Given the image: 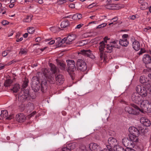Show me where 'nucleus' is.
<instances>
[{"label":"nucleus","instance_id":"1","mask_svg":"<svg viewBox=\"0 0 151 151\" xmlns=\"http://www.w3.org/2000/svg\"><path fill=\"white\" fill-rule=\"evenodd\" d=\"M50 64V70L52 72L51 73L50 72V70L48 69H45L43 71L42 73L41 74L42 76H44L48 79V81H49L50 83H54V74L56 73L59 70V69L54 64Z\"/></svg>","mask_w":151,"mask_h":151},{"label":"nucleus","instance_id":"2","mask_svg":"<svg viewBox=\"0 0 151 151\" xmlns=\"http://www.w3.org/2000/svg\"><path fill=\"white\" fill-rule=\"evenodd\" d=\"M18 99L21 102H28L32 99L29 94V91L28 89L22 90L18 94Z\"/></svg>","mask_w":151,"mask_h":151},{"label":"nucleus","instance_id":"3","mask_svg":"<svg viewBox=\"0 0 151 151\" xmlns=\"http://www.w3.org/2000/svg\"><path fill=\"white\" fill-rule=\"evenodd\" d=\"M68 68L66 69L69 73L71 79L73 80L75 78V73L74 71L76 70V67L74 61L72 60H66Z\"/></svg>","mask_w":151,"mask_h":151},{"label":"nucleus","instance_id":"4","mask_svg":"<svg viewBox=\"0 0 151 151\" xmlns=\"http://www.w3.org/2000/svg\"><path fill=\"white\" fill-rule=\"evenodd\" d=\"M130 134L129 136L131 139H133V141H138V137L139 135V130L134 127H130L129 129Z\"/></svg>","mask_w":151,"mask_h":151},{"label":"nucleus","instance_id":"5","mask_svg":"<svg viewBox=\"0 0 151 151\" xmlns=\"http://www.w3.org/2000/svg\"><path fill=\"white\" fill-rule=\"evenodd\" d=\"M141 111L149 113L151 112V103L147 100H144L141 103Z\"/></svg>","mask_w":151,"mask_h":151},{"label":"nucleus","instance_id":"6","mask_svg":"<svg viewBox=\"0 0 151 151\" xmlns=\"http://www.w3.org/2000/svg\"><path fill=\"white\" fill-rule=\"evenodd\" d=\"M125 111L130 114L134 115H138L141 111V109L136 105H134L132 107L127 106L125 108Z\"/></svg>","mask_w":151,"mask_h":151},{"label":"nucleus","instance_id":"7","mask_svg":"<svg viewBox=\"0 0 151 151\" xmlns=\"http://www.w3.org/2000/svg\"><path fill=\"white\" fill-rule=\"evenodd\" d=\"M123 145L126 147L127 150L129 148H132L134 146V142H137V141H133V139H131L129 137V138H124L122 141Z\"/></svg>","mask_w":151,"mask_h":151},{"label":"nucleus","instance_id":"8","mask_svg":"<svg viewBox=\"0 0 151 151\" xmlns=\"http://www.w3.org/2000/svg\"><path fill=\"white\" fill-rule=\"evenodd\" d=\"M76 66L78 69L82 71H85L87 68L86 62L81 59H78L77 60Z\"/></svg>","mask_w":151,"mask_h":151},{"label":"nucleus","instance_id":"9","mask_svg":"<svg viewBox=\"0 0 151 151\" xmlns=\"http://www.w3.org/2000/svg\"><path fill=\"white\" fill-rule=\"evenodd\" d=\"M136 91L142 97H145L147 96L146 87H144L138 85L136 87Z\"/></svg>","mask_w":151,"mask_h":151},{"label":"nucleus","instance_id":"10","mask_svg":"<svg viewBox=\"0 0 151 151\" xmlns=\"http://www.w3.org/2000/svg\"><path fill=\"white\" fill-rule=\"evenodd\" d=\"M99 49L100 52V57L101 59L104 58V60L106 59V56L105 54L103 55V52L105 48L106 44L104 41H102L99 43Z\"/></svg>","mask_w":151,"mask_h":151},{"label":"nucleus","instance_id":"11","mask_svg":"<svg viewBox=\"0 0 151 151\" xmlns=\"http://www.w3.org/2000/svg\"><path fill=\"white\" fill-rule=\"evenodd\" d=\"M108 145H106L107 148L109 149H112L113 147L114 148L117 145V141L116 139L113 137H110L108 139Z\"/></svg>","mask_w":151,"mask_h":151},{"label":"nucleus","instance_id":"12","mask_svg":"<svg viewBox=\"0 0 151 151\" xmlns=\"http://www.w3.org/2000/svg\"><path fill=\"white\" fill-rule=\"evenodd\" d=\"M142 97L137 92L133 93L132 96V99L133 101L137 104H139L141 102Z\"/></svg>","mask_w":151,"mask_h":151},{"label":"nucleus","instance_id":"13","mask_svg":"<svg viewBox=\"0 0 151 151\" xmlns=\"http://www.w3.org/2000/svg\"><path fill=\"white\" fill-rule=\"evenodd\" d=\"M77 145L75 142H73L68 144L66 147H63V151H72V150L75 149Z\"/></svg>","mask_w":151,"mask_h":151},{"label":"nucleus","instance_id":"14","mask_svg":"<svg viewBox=\"0 0 151 151\" xmlns=\"http://www.w3.org/2000/svg\"><path fill=\"white\" fill-rule=\"evenodd\" d=\"M80 53L92 59H93L95 58V56L92 53V51L89 50H81Z\"/></svg>","mask_w":151,"mask_h":151},{"label":"nucleus","instance_id":"15","mask_svg":"<svg viewBox=\"0 0 151 151\" xmlns=\"http://www.w3.org/2000/svg\"><path fill=\"white\" fill-rule=\"evenodd\" d=\"M47 79L48 80V79L46 78L44 79L43 80H42L41 83L40 90L43 93L46 92L48 88V84Z\"/></svg>","mask_w":151,"mask_h":151},{"label":"nucleus","instance_id":"16","mask_svg":"<svg viewBox=\"0 0 151 151\" xmlns=\"http://www.w3.org/2000/svg\"><path fill=\"white\" fill-rule=\"evenodd\" d=\"M139 81L141 83L145 86L148 85L151 86V81L149 80L144 76H141L140 77Z\"/></svg>","mask_w":151,"mask_h":151},{"label":"nucleus","instance_id":"17","mask_svg":"<svg viewBox=\"0 0 151 151\" xmlns=\"http://www.w3.org/2000/svg\"><path fill=\"white\" fill-rule=\"evenodd\" d=\"M89 147L90 150L92 151H101L102 149L99 146L94 143L90 144Z\"/></svg>","mask_w":151,"mask_h":151},{"label":"nucleus","instance_id":"18","mask_svg":"<svg viewBox=\"0 0 151 151\" xmlns=\"http://www.w3.org/2000/svg\"><path fill=\"white\" fill-rule=\"evenodd\" d=\"M131 40L132 42V47L136 51H138L140 49V44L139 42L137 40H135V39L133 37L131 38Z\"/></svg>","mask_w":151,"mask_h":151},{"label":"nucleus","instance_id":"19","mask_svg":"<svg viewBox=\"0 0 151 151\" xmlns=\"http://www.w3.org/2000/svg\"><path fill=\"white\" fill-rule=\"evenodd\" d=\"M65 43L66 44V40L65 37L62 39L60 37H58L56 39L55 44L56 46L58 47L63 46L64 45L63 44Z\"/></svg>","mask_w":151,"mask_h":151},{"label":"nucleus","instance_id":"20","mask_svg":"<svg viewBox=\"0 0 151 151\" xmlns=\"http://www.w3.org/2000/svg\"><path fill=\"white\" fill-rule=\"evenodd\" d=\"M16 120L19 122H24L26 119L25 115L22 113H19L17 114L16 116Z\"/></svg>","mask_w":151,"mask_h":151},{"label":"nucleus","instance_id":"21","mask_svg":"<svg viewBox=\"0 0 151 151\" xmlns=\"http://www.w3.org/2000/svg\"><path fill=\"white\" fill-rule=\"evenodd\" d=\"M55 80L58 84L61 85L63 83L64 78L62 75L59 74L55 77Z\"/></svg>","mask_w":151,"mask_h":151},{"label":"nucleus","instance_id":"22","mask_svg":"<svg viewBox=\"0 0 151 151\" xmlns=\"http://www.w3.org/2000/svg\"><path fill=\"white\" fill-rule=\"evenodd\" d=\"M143 60L146 65L151 63V57L149 55H145L143 56Z\"/></svg>","mask_w":151,"mask_h":151},{"label":"nucleus","instance_id":"23","mask_svg":"<svg viewBox=\"0 0 151 151\" xmlns=\"http://www.w3.org/2000/svg\"><path fill=\"white\" fill-rule=\"evenodd\" d=\"M66 40V44H70L71 42L75 39L74 35H69L67 37H65Z\"/></svg>","mask_w":151,"mask_h":151},{"label":"nucleus","instance_id":"24","mask_svg":"<svg viewBox=\"0 0 151 151\" xmlns=\"http://www.w3.org/2000/svg\"><path fill=\"white\" fill-rule=\"evenodd\" d=\"M57 64L59 66V68L61 70H66V65L63 63L60 62L59 60H57Z\"/></svg>","mask_w":151,"mask_h":151},{"label":"nucleus","instance_id":"25","mask_svg":"<svg viewBox=\"0 0 151 151\" xmlns=\"http://www.w3.org/2000/svg\"><path fill=\"white\" fill-rule=\"evenodd\" d=\"M141 122H142L143 124L145 126L149 127L150 126L151 123L150 121L148 119L145 118H142L141 119Z\"/></svg>","mask_w":151,"mask_h":151},{"label":"nucleus","instance_id":"26","mask_svg":"<svg viewBox=\"0 0 151 151\" xmlns=\"http://www.w3.org/2000/svg\"><path fill=\"white\" fill-rule=\"evenodd\" d=\"M119 43L122 46L127 47L129 44V42L127 39H120Z\"/></svg>","mask_w":151,"mask_h":151},{"label":"nucleus","instance_id":"27","mask_svg":"<svg viewBox=\"0 0 151 151\" xmlns=\"http://www.w3.org/2000/svg\"><path fill=\"white\" fill-rule=\"evenodd\" d=\"M31 84H40V81L39 78L37 76L33 77L32 79Z\"/></svg>","mask_w":151,"mask_h":151},{"label":"nucleus","instance_id":"28","mask_svg":"<svg viewBox=\"0 0 151 151\" xmlns=\"http://www.w3.org/2000/svg\"><path fill=\"white\" fill-rule=\"evenodd\" d=\"M32 89L35 92H38L40 89V85L39 84H31Z\"/></svg>","mask_w":151,"mask_h":151},{"label":"nucleus","instance_id":"29","mask_svg":"<svg viewBox=\"0 0 151 151\" xmlns=\"http://www.w3.org/2000/svg\"><path fill=\"white\" fill-rule=\"evenodd\" d=\"M119 41L118 40H114L113 42H111L110 43L112 45L114 48H119L120 47V46L119 45Z\"/></svg>","mask_w":151,"mask_h":151},{"label":"nucleus","instance_id":"30","mask_svg":"<svg viewBox=\"0 0 151 151\" xmlns=\"http://www.w3.org/2000/svg\"><path fill=\"white\" fill-rule=\"evenodd\" d=\"M69 25V21L68 20H65L61 22L60 26L61 28H65L67 27Z\"/></svg>","mask_w":151,"mask_h":151},{"label":"nucleus","instance_id":"31","mask_svg":"<svg viewBox=\"0 0 151 151\" xmlns=\"http://www.w3.org/2000/svg\"><path fill=\"white\" fill-rule=\"evenodd\" d=\"M113 151H127V150L119 146L116 145Z\"/></svg>","mask_w":151,"mask_h":151},{"label":"nucleus","instance_id":"32","mask_svg":"<svg viewBox=\"0 0 151 151\" xmlns=\"http://www.w3.org/2000/svg\"><path fill=\"white\" fill-rule=\"evenodd\" d=\"M76 151H87L86 147L83 145H81L79 148H77Z\"/></svg>","mask_w":151,"mask_h":151},{"label":"nucleus","instance_id":"33","mask_svg":"<svg viewBox=\"0 0 151 151\" xmlns=\"http://www.w3.org/2000/svg\"><path fill=\"white\" fill-rule=\"evenodd\" d=\"M12 81L10 79H8L5 81L4 85L5 87H8L10 86L12 83Z\"/></svg>","mask_w":151,"mask_h":151},{"label":"nucleus","instance_id":"34","mask_svg":"<svg viewBox=\"0 0 151 151\" xmlns=\"http://www.w3.org/2000/svg\"><path fill=\"white\" fill-rule=\"evenodd\" d=\"M82 15L80 14H74L72 17V19L74 20H77V19H80L82 17Z\"/></svg>","mask_w":151,"mask_h":151},{"label":"nucleus","instance_id":"35","mask_svg":"<svg viewBox=\"0 0 151 151\" xmlns=\"http://www.w3.org/2000/svg\"><path fill=\"white\" fill-rule=\"evenodd\" d=\"M113 47L112 45L110 43L109 44H107L106 46V51L107 52H111L113 50Z\"/></svg>","mask_w":151,"mask_h":151},{"label":"nucleus","instance_id":"36","mask_svg":"<svg viewBox=\"0 0 151 151\" xmlns=\"http://www.w3.org/2000/svg\"><path fill=\"white\" fill-rule=\"evenodd\" d=\"M50 29L52 32L55 33L59 31L60 28L58 27H50Z\"/></svg>","mask_w":151,"mask_h":151},{"label":"nucleus","instance_id":"37","mask_svg":"<svg viewBox=\"0 0 151 151\" xmlns=\"http://www.w3.org/2000/svg\"><path fill=\"white\" fill-rule=\"evenodd\" d=\"M20 88V87L19 85L18 84H16L14 86L12 89V90L13 91V92L16 93Z\"/></svg>","mask_w":151,"mask_h":151},{"label":"nucleus","instance_id":"38","mask_svg":"<svg viewBox=\"0 0 151 151\" xmlns=\"http://www.w3.org/2000/svg\"><path fill=\"white\" fill-rule=\"evenodd\" d=\"M8 112L6 110H4L1 111V116L3 118H5L8 116Z\"/></svg>","mask_w":151,"mask_h":151},{"label":"nucleus","instance_id":"39","mask_svg":"<svg viewBox=\"0 0 151 151\" xmlns=\"http://www.w3.org/2000/svg\"><path fill=\"white\" fill-rule=\"evenodd\" d=\"M148 6V3L145 2H144V3H142V4H141L140 8L142 10H144L147 9Z\"/></svg>","mask_w":151,"mask_h":151},{"label":"nucleus","instance_id":"40","mask_svg":"<svg viewBox=\"0 0 151 151\" xmlns=\"http://www.w3.org/2000/svg\"><path fill=\"white\" fill-rule=\"evenodd\" d=\"M32 17V15H30V16H27L24 19L23 21L24 22H29L31 21Z\"/></svg>","mask_w":151,"mask_h":151},{"label":"nucleus","instance_id":"41","mask_svg":"<svg viewBox=\"0 0 151 151\" xmlns=\"http://www.w3.org/2000/svg\"><path fill=\"white\" fill-rule=\"evenodd\" d=\"M35 31V29L34 28L32 27H30L28 28L27 29V32L28 33L32 34H33Z\"/></svg>","mask_w":151,"mask_h":151},{"label":"nucleus","instance_id":"42","mask_svg":"<svg viewBox=\"0 0 151 151\" xmlns=\"http://www.w3.org/2000/svg\"><path fill=\"white\" fill-rule=\"evenodd\" d=\"M27 107H29V109H34V105L32 103L29 102L27 104Z\"/></svg>","mask_w":151,"mask_h":151},{"label":"nucleus","instance_id":"43","mask_svg":"<svg viewBox=\"0 0 151 151\" xmlns=\"http://www.w3.org/2000/svg\"><path fill=\"white\" fill-rule=\"evenodd\" d=\"M147 86L148 87H146L147 96V95L148 94L151 93V86H150L149 85H148V86Z\"/></svg>","mask_w":151,"mask_h":151},{"label":"nucleus","instance_id":"44","mask_svg":"<svg viewBox=\"0 0 151 151\" xmlns=\"http://www.w3.org/2000/svg\"><path fill=\"white\" fill-rule=\"evenodd\" d=\"M28 82V81L27 79L24 81L22 85L23 88H26L27 86Z\"/></svg>","mask_w":151,"mask_h":151},{"label":"nucleus","instance_id":"45","mask_svg":"<svg viewBox=\"0 0 151 151\" xmlns=\"http://www.w3.org/2000/svg\"><path fill=\"white\" fill-rule=\"evenodd\" d=\"M27 52V50L26 49H21L19 52V54H26Z\"/></svg>","mask_w":151,"mask_h":151},{"label":"nucleus","instance_id":"46","mask_svg":"<svg viewBox=\"0 0 151 151\" xmlns=\"http://www.w3.org/2000/svg\"><path fill=\"white\" fill-rule=\"evenodd\" d=\"M106 23H103L98 25V26H97V27H96V29L103 28L105 26H106Z\"/></svg>","mask_w":151,"mask_h":151},{"label":"nucleus","instance_id":"47","mask_svg":"<svg viewBox=\"0 0 151 151\" xmlns=\"http://www.w3.org/2000/svg\"><path fill=\"white\" fill-rule=\"evenodd\" d=\"M66 2L67 1L66 0H59L58 1V3L59 4L61 5Z\"/></svg>","mask_w":151,"mask_h":151},{"label":"nucleus","instance_id":"48","mask_svg":"<svg viewBox=\"0 0 151 151\" xmlns=\"http://www.w3.org/2000/svg\"><path fill=\"white\" fill-rule=\"evenodd\" d=\"M95 5V3H93L89 5L88 6L87 8L88 9H90L94 7Z\"/></svg>","mask_w":151,"mask_h":151},{"label":"nucleus","instance_id":"49","mask_svg":"<svg viewBox=\"0 0 151 151\" xmlns=\"http://www.w3.org/2000/svg\"><path fill=\"white\" fill-rule=\"evenodd\" d=\"M146 51L144 49L141 48L140 51L139 52V55L142 54V53L145 52Z\"/></svg>","mask_w":151,"mask_h":151},{"label":"nucleus","instance_id":"50","mask_svg":"<svg viewBox=\"0 0 151 151\" xmlns=\"http://www.w3.org/2000/svg\"><path fill=\"white\" fill-rule=\"evenodd\" d=\"M36 113V111H34L32 112V113L29 114L28 116V117L29 118H30L32 116H33Z\"/></svg>","mask_w":151,"mask_h":151},{"label":"nucleus","instance_id":"51","mask_svg":"<svg viewBox=\"0 0 151 151\" xmlns=\"http://www.w3.org/2000/svg\"><path fill=\"white\" fill-rule=\"evenodd\" d=\"M9 23V22L6 20H4L1 22V23L3 25H5Z\"/></svg>","mask_w":151,"mask_h":151},{"label":"nucleus","instance_id":"52","mask_svg":"<svg viewBox=\"0 0 151 151\" xmlns=\"http://www.w3.org/2000/svg\"><path fill=\"white\" fill-rule=\"evenodd\" d=\"M101 151H113L112 149H109L108 148L104 149L103 150L101 149Z\"/></svg>","mask_w":151,"mask_h":151},{"label":"nucleus","instance_id":"53","mask_svg":"<svg viewBox=\"0 0 151 151\" xmlns=\"http://www.w3.org/2000/svg\"><path fill=\"white\" fill-rule=\"evenodd\" d=\"M2 55L3 57H5L7 55V52L6 51H4L2 52Z\"/></svg>","mask_w":151,"mask_h":151},{"label":"nucleus","instance_id":"54","mask_svg":"<svg viewBox=\"0 0 151 151\" xmlns=\"http://www.w3.org/2000/svg\"><path fill=\"white\" fill-rule=\"evenodd\" d=\"M14 117L13 115H11L7 117L6 118V119L7 120H10L11 119H12Z\"/></svg>","mask_w":151,"mask_h":151},{"label":"nucleus","instance_id":"55","mask_svg":"<svg viewBox=\"0 0 151 151\" xmlns=\"http://www.w3.org/2000/svg\"><path fill=\"white\" fill-rule=\"evenodd\" d=\"M110 39L109 38H108L106 36L104 38V42H105V43H107V40H109Z\"/></svg>","mask_w":151,"mask_h":151},{"label":"nucleus","instance_id":"56","mask_svg":"<svg viewBox=\"0 0 151 151\" xmlns=\"http://www.w3.org/2000/svg\"><path fill=\"white\" fill-rule=\"evenodd\" d=\"M128 37V35L127 34H124L122 36V39H124L125 40L127 39H126V38L127 37Z\"/></svg>","mask_w":151,"mask_h":151},{"label":"nucleus","instance_id":"57","mask_svg":"<svg viewBox=\"0 0 151 151\" xmlns=\"http://www.w3.org/2000/svg\"><path fill=\"white\" fill-rule=\"evenodd\" d=\"M4 65L3 64L0 63V70L4 68Z\"/></svg>","mask_w":151,"mask_h":151},{"label":"nucleus","instance_id":"58","mask_svg":"<svg viewBox=\"0 0 151 151\" xmlns=\"http://www.w3.org/2000/svg\"><path fill=\"white\" fill-rule=\"evenodd\" d=\"M55 40H52L51 41H50V42H49L48 43L49 45H52L53 44H54L55 43Z\"/></svg>","mask_w":151,"mask_h":151},{"label":"nucleus","instance_id":"59","mask_svg":"<svg viewBox=\"0 0 151 151\" xmlns=\"http://www.w3.org/2000/svg\"><path fill=\"white\" fill-rule=\"evenodd\" d=\"M108 1L107 4V6H109L110 5H111V0H107Z\"/></svg>","mask_w":151,"mask_h":151},{"label":"nucleus","instance_id":"60","mask_svg":"<svg viewBox=\"0 0 151 151\" xmlns=\"http://www.w3.org/2000/svg\"><path fill=\"white\" fill-rule=\"evenodd\" d=\"M69 6L70 8H75V4H70L69 5Z\"/></svg>","mask_w":151,"mask_h":151},{"label":"nucleus","instance_id":"61","mask_svg":"<svg viewBox=\"0 0 151 151\" xmlns=\"http://www.w3.org/2000/svg\"><path fill=\"white\" fill-rule=\"evenodd\" d=\"M83 25V24H79L76 26V28L79 29L81 27H82Z\"/></svg>","mask_w":151,"mask_h":151},{"label":"nucleus","instance_id":"62","mask_svg":"<svg viewBox=\"0 0 151 151\" xmlns=\"http://www.w3.org/2000/svg\"><path fill=\"white\" fill-rule=\"evenodd\" d=\"M130 18V19L132 20H134V19L136 18V17L134 15H132L131 16H130L129 17Z\"/></svg>","mask_w":151,"mask_h":151},{"label":"nucleus","instance_id":"63","mask_svg":"<svg viewBox=\"0 0 151 151\" xmlns=\"http://www.w3.org/2000/svg\"><path fill=\"white\" fill-rule=\"evenodd\" d=\"M113 20L114 22H115L118 20V18L117 17H115L112 19Z\"/></svg>","mask_w":151,"mask_h":151},{"label":"nucleus","instance_id":"64","mask_svg":"<svg viewBox=\"0 0 151 151\" xmlns=\"http://www.w3.org/2000/svg\"><path fill=\"white\" fill-rule=\"evenodd\" d=\"M146 67L148 69L149 71H151V66H149V65L148 66L147 65H146Z\"/></svg>","mask_w":151,"mask_h":151}]
</instances>
